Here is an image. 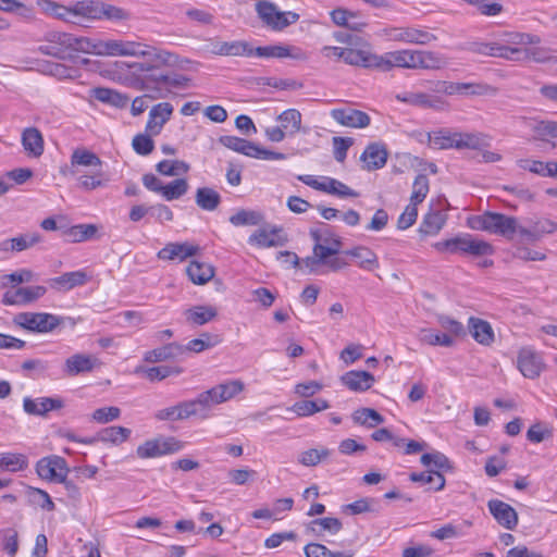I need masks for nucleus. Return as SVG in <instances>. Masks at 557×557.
Returning a JSON list of instances; mask_svg holds the SVG:
<instances>
[{"mask_svg":"<svg viewBox=\"0 0 557 557\" xmlns=\"http://www.w3.org/2000/svg\"><path fill=\"white\" fill-rule=\"evenodd\" d=\"M69 47L54 52L60 58H71L67 50L83 51L99 55L143 57L144 61L134 64L133 85L145 91L132 101L131 113L138 116L144 113L152 100L165 99L180 95L193 86V79L184 74L168 71L164 67L180 65L178 57L165 49L152 47L135 40L100 37H65Z\"/></svg>","mask_w":557,"mask_h":557,"instance_id":"f257e3e1","label":"nucleus"},{"mask_svg":"<svg viewBox=\"0 0 557 557\" xmlns=\"http://www.w3.org/2000/svg\"><path fill=\"white\" fill-rule=\"evenodd\" d=\"M468 226L475 231H484L508 238L518 233L528 242H537L543 236L557 232V222L549 219L529 220L525 225H519L515 216L486 211L468 219Z\"/></svg>","mask_w":557,"mask_h":557,"instance_id":"f03ea898","label":"nucleus"},{"mask_svg":"<svg viewBox=\"0 0 557 557\" xmlns=\"http://www.w3.org/2000/svg\"><path fill=\"white\" fill-rule=\"evenodd\" d=\"M212 52L220 55H253L261 58H304V52L298 48L288 46L273 45L257 47L253 49L247 41L235 40L232 42H222L213 47Z\"/></svg>","mask_w":557,"mask_h":557,"instance_id":"7ed1b4c3","label":"nucleus"},{"mask_svg":"<svg viewBox=\"0 0 557 557\" xmlns=\"http://www.w3.org/2000/svg\"><path fill=\"white\" fill-rule=\"evenodd\" d=\"M37 5L48 16L75 25H84L85 0L74 1L69 5L52 0H38Z\"/></svg>","mask_w":557,"mask_h":557,"instance_id":"20e7f679","label":"nucleus"},{"mask_svg":"<svg viewBox=\"0 0 557 557\" xmlns=\"http://www.w3.org/2000/svg\"><path fill=\"white\" fill-rule=\"evenodd\" d=\"M256 12L260 20L274 32H282L299 20V14L292 11H281L276 4L270 1L257 2Z\"/></svg>","mask_w":557,"mask_h":557,"instance_id":"39448f33","label":"nucleus"},{"mask_svg":"<svg viewBox=\"0 0 557 557\" xmlns=\"http://www.w3.org/2000/svg\"><path fill=\"white\" fill-rule=\"evenodd\" d=\"M186 443L175 436H159L139 445L136 455L140 459L157 458L183 450Z\"/></svg>","mask_w":557,"mask_h":557,"instance_id":"423d86ee","label":"nucleus"},{"mask_svg":"<svg viewBox=\"0 0 557 557\" xmlns=\"http://www.w3.org/2000/svg\"><path fill=\"white\" fill-rule=\"evenodd\" d=\"M297 180L315 190L337 196L339 198H355L359 196V194L356 190H354L343 182L330 176L301 174L297 176Z\"/></svg>","mask_w":557,"mask_h":557,"instance_id":"0eeeda50","label":"nucleus"},{"mask_svg":"<svg viewBox=\"0 0 557 557\" xmlns=\"http://www.w3.org/2000/svg\"><path fill=\"white\" fill-rule=\"evenodd\" d=\"M14 323L34 333H50L61 324V318L48 312H21Z\"/></svg>","mask_w":557,"mask_h":557,"instance_id":"6e6552de","label":"nucleus"},{"mask_svg":"<svg viewBox=\"0 0 557 557\" xmlns=\"http://www.w3.org/2000/svg\"><path fill=\"white\" fill-rule=\"evenodd\" d=\"M516 367L525 379L535 380L540 377L546 364L542 352L533 346H523L517 352Z\"/></svg>","mask_w":557,"mask_h":557,"instance_id":"1a4fd4ad","label":"nucleus"},{"mask_svg":"<svg viewBox=\"0 0 557 557\" xmlns=\"http://www.w3.org/2000/svg\"><path fill=\"white\" fill-rule=\"evenodd\" d=\"M310 235L314 240L313 251L320 258H324L326 261L334 259H342L338 253L342 249L343 243L339 236L332 233L329 230L325 231H311Z\"/></svg>","mask_w":557,"mask_h":557,"instance_id":"9d476101","label":"nucleus"},{"mask_svg":"<svg viewBox=\"0 0 557 557\" xmlns=\"http://www.w3.org/2000/svg\"><path fill=\"white\" fill-rule=\"evenodd\" d=\"M128 12L122 8L97 0H85V22L102 18L122 21L128 18Z\"/></svg>","mask_w":557,"mask_h":557,"instance_id":"9b49d317","label":"nucleus"},{"mask_svg":"<svg viewBox=\"0 0 557 557\" xmlns=\"http://www.w3.org/2000/svg\"><path fill=\"white\" fill-rule=\"evenodd\" d=\"M36 472L46 481L61 482L67 474L66 462L59 456L45 457L36 463Z\"/></svg>","mask_w":557,"mask_h":557,"instance_id":"f8f14e48","label":"nucleus"},{"mask_svg":"<svg viewBox=\"0 0 557 557\" xmlns=\"http://www.w3.org/2000/svg\"><path fill=\"white\" fill-rule=\"evenodd\" d=\"M418 50H397L379 55V70L388 71L392 67L417 69Z\"/></svg>","mask_w":557,"mask_h":557,"instance_id":"ddd939ff","label":"nucleus"},{"mask_svg":"<svg viewBox=\"0 0 557 557\" xmlns=\"http://www.w3.org/2000/svg\"><path fill=\"white\" fill-rule=\"evenodd\" d=\"M91 275L86 269L65 272L60 276L49 280V286L58 292H69L75 287L84 286L91 281Z\"/></svg>","mask_w":557,"mask_h":557,"instance_id":"4468645a","label":"nucleus"},{"mask_svg":"<svg viewBox=\"0 0 557 557\" xmlns=\"http://www.w3.org/2000/svg\"><path fill=\"white\" fill-rule=\"evenodd\" d=\"M64 407V401L60 397H38L23 398V410L29 416L44 417L52 410H59Z\"/></svg>","mask_w":557,"mask_h":557,"instance_id":"2eb2a0df","label":"nucleus"},{"mask_svg":"<svg viewBox=\"0 0 557 557\" xmlns=\"http://www.w3.org/2000/svg\"><path fill=\"white\" fill-rule=\"evenodd\" d=\"M174 108L170 102H159L154 104L148 115L146 123V133L159 135L166 122L171 120Z\"/></svg>","mask_w":557,"mask_h":557,"instance_id":"dca6fc26","label":"nucleus"},{"mask_svg":"<svg viewBox=\"0 0 557 557\" xmlns=\"http://www.w3.org/2000/svg\"><path fill=\"white\" fill-rule=\"evenodd\" d=\"M330 114L338 124L351 128H364L371 121L366 112L351 108L333 109Z\"/></svg>","mask_w":557,"mask_h":557,"instance_id":"f3484780","label":"nucleus"},{"mask_svg":"<svg viewBox=\"0 0 557 557\" xmlns=\"http://www.w3.org/2000/svg\"><path fill=\"white\" fill-rule=\"evenodd\" d=\"M487 507L491 515L502 527L507 530H513L517 527L518 513L509 504L499 499H491Z\"/></svg>","mask_w":557,"mask_h":557,"instance_id":"a211bd4d","label":"nucleus"},{"mask_svg":"<svg viewBox=\"0 0 557 557\" xmlns=\"http://www.w3.org/2000/svg\"><path fill=\"white\" fill-rule=\"evenodd\" d=\"M46 287L39 285L20 287L15 290H8L4 293L2 302L7 306L25 305L39 299L46 294Z\"/></svg>","mask_w":557,"mask_h":557,"instance_id":"6ab92c4d","label":"nucleus"},{"mask_svg":"<svg viewBox=\"0 0 557 557\" xmlns=\"http://www.w3.org/2000/svg\"><path fill=\"white\" fill-rule=\"evenodd\" d=\"M198 252V246L189 243H169L157 252L159 260L184 261Z\"/></svg>","mask_w":557,"mask_h":557,"instance_id":"aec40b11","label":"nucleus"},{"mask_svg":"<svg viewBox=\"0 0 557 557\" xmlns=\"http://www.w3.org/2000/svg\"><path fill=\"white\" fill-rule=\"evenodd\" d=\"M282 228L273 225L270 228L260 227L255 231L248 238V244L258 248L277 247L284 244V239L280 236Z\"/></svg>","mask_w":557,"mask_h":557,"instance_id":"412c9836","label":"nucleus"},{"mask_svg":"<svg viewBox=\"0 0 557 557\" xmlns=\"http://www.w3.org/2000/svg\"><path fill=\"white\" fill-rule=\"evenodd\" d=\"M476 51L485 55L505 58L508 60H521L528 57L527 49L498 45L495 42L480 44Z\"/></svg>","mask_w":557,"mask_h":557,"instance_id":"4be33fe9","label":"nucleus"},{"mask_svg":"<svg viewBox=\"0 0 557 557\" xmlns=\"http://www.w3.org/2000/svg\"><path fill=\"white\" fill-rule=\"evenodd\" d=\"M387 156V150L383 145L377 143L370 144L360 157L363 163L362 168L367 171L382 169L386 164Z\"/></svg>","mask_w":557,"mask_h":557,"instance_id":"5701e85b","label":"nucleus"},{"mask_svg":"<svg viewBox=\"0 0 557 557\" xmlns=\"http://www.w3.org/2000/svg\"><path fill=\"white\" fill-rule=\"evenodd\" d=\"M42 237L39 233L22 234L0 242V252H21L39 244Z\"/></svg>","mask_w":557,"mask_h":557,"instance_id":"b1692460","label":"nucleus"},{"mask_svg":"<svg viewBox=\"0 0 557 557\" xmlns=\"http://www.w3.org/2000/svg\"><path fill=\"white\" fill-rule=\"evenodd\" d=\"M97 363V358L92 356L75 354L65 360L63 371L69 376H76L81 373L91 372Z\"/></svg>","mask_w":557,"mask_h":557,"instance_id":"393cba45","label":"nucleus"},{"mask_svg":"<svg viewBox=\"0 0 557 557\" xmlns=\"http://www.w3.org/2000/svg\"><path fill=\"white\" fill-rule=\"evenodd\" d=\"M343 61L349 65H357L367 69L379 67V55L367 49H355L345 47Z\"/></svg>","mask_w":557,"mask_h":557,"instance_id":"a878e982","label":"nucleus"},{"mask_svg":"<svg viewBox=\"0 0 557 557\" xmlns=\"http://www.w3.org/2000/svg\"><path fill=\"white\" fill-rule=\"evenodd\" d=\"M321 265L326 267L329 271L336 272L348 267L349 263L345 259H334L329 262L324 258H320L317 252L312 250V256L301 259L298 268L307 269L310 273H318V269Z\"/></svg>","mask_w":557,"mask_h":557,"instance_id":"bb28decb","label":"nucleus"},{"mask_svg":"<svg viewBox=\"0 0 557 557\" xmlns=\"http://www.w3.org/2000/svg\"><path fill=\"white\" fill-rule=\"evenodd\" d=\"M468 329L476 343L490 346L494 342V331L487 321L470 317L468 321Z\"/></svg>","mask_w":557,"mask_h":557,"instance_id":"cd10ccee","label":"nucleus"},{"mask_svg":"<svg viewBox=\"0 0 557 557\" xmlns=\"http://www.w3.org/2000/svg\"><path fill=\"white\" fill-rule=\"evenodd\" d=\"M342 529V521L333 517L317 518L306 524L307 532L317 536H323L325 533L336 535Z\"/></svg>","mask_w":557,"mask_h":557,"instance_id":"c85d7f7f","label":"nucleus"},{"mask_svg":"<svg viewBox=\"0 0 557 557\" xmlns=\"http://www.w3.org/2000/svg\"><path fill=\"white\" fill-rule=\"evenodd\" d=\"M91 96L106 104H110L117 109H124L128 106L129 98L115 89L106 87H96L91 89Z\"/></svg>","mask_w":557,"mask_h":557,"instance_id":"c756f323","label":"nucleus"},{"mask_svg":"<svg viewBox=\"0 0 557 557\" xmlns=\"http://www.w3.org/2000/svg\"><path fill=\"white\" fill-rule=\"evenodd\" d=\"M374 381V376L367 371H349L342 376L343 384L354 392L368 391Z\"/></svg>","mask_w":557,"mask_h":557,"instance_id":"7c9ffc66","label":"nucleus"},{"mask_svg":"<svg viewBox=\"0 0 557 557\" xmlns=\"http://www.w3.org/2000/svg\"><path fill=\"white\" fill-rule=\"evenodd\" d=\"M22 145L28 156L38 158L44 153V137L36 127H27L23 131Z\"/></svg>","mask_w":557,"mask_h":557,"instance_id":"2f4dec72","label":"nucleus"},{"mask_svg":"<svg viewBox=\"0 0 557 557\" xmlns=\"http://www.w3.org/2000/svg\"><path fill=\"white\" fill-rule=\"evenodd\" d=\"M345 255L352 257L357 265L366 271H374L380 267L376 253L368 247L358 246L345 251Z\"/></svg>","mask_w":557,"mask_h":557,"instance_id":"473e14b6","label":"nucleus"},{"mask_svg":"<svg viewBox=\"0 0 557 557\" xmlns=\"http://www.w3.org/2000/svg\"><path fill=\"white\" fill-rule=\"evenodd\" d=\"M183 356V345L170 343L162 347L149 350L145 354L144 359L147 362H161L174 360Z\"/></svg>","mask_w":557,"mask_h":557,"instance_id":"72a5a7b5","label":"nucleus"},{"mask_svg":"<svg viewBox=\"0 0 557 557\" xmlns=\"http://www.w3.org/2000/svg\"><path fill=\"white\" fill-rule=\"evenodd\" d=\"M188 278L196 285H205L214 276V268L207 262L190 261L186 268Z\"/></svg>","mask_w":557,"mask_h":557,"instance_id":"f704fd0d","label":"nucleus"},{"mask_svg":"<svg viewBox=\"0 0 557 557\" xmlns=\"http://www.w3.org/2000/svg\"><path fill=\"white\" fill-rule=\"evenodd\" d=\"M218 314L216 309L209 305H198L184 311V317L189 324L203 325L213 320Z\"/></svg>","mask_w":557,"mask_h":557,"instance_id":"c9c22d12","label":"nucleus"},{"mask_svg":"<svg viewBox=\"0 0 557 557\" xmlns=\"http://www.w3.org/2000/svg\"><path fill=\"white\" fill-rule=\"evenodd\" d=\"M488 146V137L482 133H462L458 132L457 150L471 149L483 150Z\"/></svg>","mask_w":557,"mask_h":557,"instance_id":"e433bc0d","label":"nucleus"},{"mask_svg":"<svg viewBox=\"0 0 557 557\" xmlns=\"http://www.w3.org/2000/svg\"><path fill=\"white\" fill-rule=\"evenodd\" d=\"M98 227L95 224H76L63 230V235L70 243H82L94 238Z\"/></svg>","mask_w":557,"mask_h":557,"instance_id":"4c0bfd02","label":"nucleus"},{"mask_svg":"<svg viewBox=\"0 0 557 557\" xmlns=\"http://www.w3.org/2000/svg\"><path fill=\"white\" fill-rule=\"evenodd\" d=\"M457 136L458 132L442 128L429 134V140L431 146H433L436 149H457Z\"/></svg>","mask_w":557,"mask_h":557,"instance_id":"58836bf2","label":"nucleus"},{"mask_svg":"<svg viewBox=\"0 0 557 557\" xmlns=\"http://www.w3.org/2000/svg\"><path fill=\"white\" fill-rule=\"evenodd\" d=\"M330 407L327 400L322 398H317L313 400H300L296 401L289 410L294 412L297 417H310L317 412L323 411Z\"/></svg>","mask_w":557,"mask_h":557,"instance_id":"ea45409f","label":"nucleus"},{"mask_svg":"<svg viewBox=\"0 0 557 557\" xmlns=\"http://www.w3.org/2000/svg\"><path fill=\"white\" fill-rule=\"evenodd\" d=\"M183 372L180 367H169V366H159V367H138L135 370V373L143 374L150 382L162 381L171 375H178Z\"/></svg>","mask_w":557,"mask_h":557,"instance_id":"a19ab883","label":"nucleus"},{"mask_svg":"<svg viewBox=\"0 0 557 557\" xmlns=\"http://www.w3.org/2000/svg\"><path fill=\"white\" fill-rule=\"evenodd\" d=\"M230 223L238 226H257L264 222V215L257 210L240 209L230 216Z\"/></svg>","mask_w":557,"mask_h":557,"instance_id":"79ce46f5","label":"nucleus"},{"mask_svg":"<svg viewBox=\"0 0 557 557\" xmlns=\"http://www.w3.org/2000/svg\"><path fill=\"white\" fill-rule=\"evenodd\" d=\"M527 125L533 132L535 139L549 140L550 138H557L556 122L530 119L527 121Z\"/></svg>","mask_w":557,"mask_h":557,"instance_id":"37998d69","label":"nucleus"},{"mask_svg":"<svg viewBox=\"0 0 557 557\" xmlns=\"http://www.w3.org/2000/svg\"><path fill=\"white\" fill-rule=\"evenodd\" d=\"M410 480L421 485H430V490L436 492L443 490L445 486L444 475L440 471L432 469L419 473L413 472L410 474Z\"/></svg>","mask_w":557,"mask_h":557,"instance_id":"c03bdc74","label":"nucleus"},{"mask_svg":"<svg viewBox=\"0 0 557 557\" xmlns=\"http://www.w3.org/2000/svg\"><path fill=\"white\" fill-rule=\"evenodd\" d=\"M418 339L429 346L451 347L455 344L450 335L440 333L433 329H421L418 333Z\"/></svg>","mask_w":557,"mask_h":557,"instance_id":"a18cd8bd","label":"nucleus"},{"mask_svg":"<svg viewBox=\"0 0 557 557\" xmlns=\"http://www.w3.org/2000/svg\"><path fill=\"white\" fill-rule=\"evenodd\" d=\"M28 467V459L21 453H0V469L8 472L23 471Z\"/></svg>","mask_w":557,"mask_h":557,"instance_id":"49530a36","label":"nucleus"},{"mask_svg":"<svg viewBox=\"0 0 557 557\" xmlns=\"http://www.w3.org/2000/svg\"><path fill=\"white\" fill-rule=\"evenodd\" d=\"M493 252L494 248L490 243L483 239L473 238L469 234L463 235V247L461 248V253L481 257L493 255Z\"/></svg>","mask_w":557,"mask_h":557,"instance_id":"de8ad7c7","label":"nucleus"},{"mask_svg":"<svg viewBox=\"0 0 557 557\" xmlns=\"http://www.w3.org/2000/svg\"><path fill=\"white\" fill-rule=\"evenodd\" d=\"M195 201L202 210L214 211L221 202V196L213 188L200 187L196 190Z\"/></svg>","mask_w":557,"mask_h":557,"instance_id":"09e8293b","label":"nucleus"},{"mask_svg":"<svg viewBox=\"0 0 557 557\" xmlns=\"http://www.w3.org/2000/svg\"><path fill=\"white\" fill-rule=\"evenodd\" d=\"M351 418L356 424L366 426L368 429H373L384 423V417L372 408L357 409L354 411Z\"/></svg>","mask_w":557,"mask_h":557,"instance_id":"8fccbe9b","label":"nucleus"},{"mask_svg":"<svg viewBox=\"0 0 557 557\" xmlns=\"http://www.w3.org/2000/svg\"><path fill=\"white\" fill-rule=\"evenodd\" d=\"M281 127L287 133V136H294L301 128V113L297 109H287L276 119Z\"/></svg>","mask_w":557,"mask_h":557,"instance_id":"3c124183","label":"nucleus"},{"mask_svg":"<svg viewBox=\"0 0 557 557\" xmlns=\"http://www.w3.org/2000/svg\"><path fill=\"white\" fill-rule=\"evenodd\" d=\"M132 434V431L127 428L120 426V425H112L102 429L98 433L99 441L103 443H110L113 445H120L124 442H126Z\"/></svg>","mask_w":557,"mask_h":557,"instance_id":"603ef678","label":"nucleus"},{"mask_svg":"<svg viewBox=\"0 0 557 557\" xmlns=\"http://www.w3.org/2000/svg\"><path fill=\"white\" fill-rule=\"evenodd\" d=\"M71 165L75 166H90L95 170L101 169V159L92 151L78 148L75 149L71 156Z\"/></svg>","mask_w":557,"mask_h":557,"instance_id":"864d4df0","label":"nucleus"},{"mask_svg":"<svg viewBox=\"0 0 557 557\" xmlns=\"http://www.w3.org/2000/svg\"><path fill=\"white\" fill-rule=\"evenodd\" d=\"M219 141L221 145L235 152L242 153L250 158L253 156L252 152L255 149V144L252 141L232 135L221 136L219 138Z\"/></svg>","mask_w":557,"mask_h":557,"instance_id":"5fc2aeb1","label":"nucleus"},{"mask_svg":"<svg viewBox=\"0 0 557 557\" xmlns=\"http://www.w3.org/2000/svg\"><path fill=\"white\" fill-rule=\"evenodd\" d=\"M410 106L423 108V109H435L442 110L446 106L445 100L442 97L429 95L425 92H412Z\"/></svg>","mask_w":557,"mask_h":557,"instance_id":"6e6d98bb","label":"nucleus"},{"mask_svg":"<svg viewBox=\"0 0 557 557\" xmlns=\"http://www.w3.org/2000/svg\"><path fill=\"white\" fill-rule=\"evenodd\" d=\"M445 215L440 211L428 213L420 225V232L425 235H436L445 225Z\"/></svg>","mask_w":557,"mask_h":557,"instance_id":"4d7b16f0","label":"nucleus"},{"mask_svg":"<svg viewBox=\"0 0 557 557\" xmlns=\"http://www.w3.org/2000/svg\"><path fill=\"white\" fill-rule=\"evenodd\" d=\"M109 178L101 169L95 170L92 174H83L78 177V185L82 189L90 191L107 186Z\"/></svg>","mask_w":557,"mask_h":557,"instance_id":"13d9d810","label":"nucleus"},{"mask_svg":"<svg viewBox=\"0 0 557 557\" xmlns=\"http://www.w3.org/2000/svg\"><path fill=\"white\" fill-rule=\"evenodd\" d=\"M306 557H354L352 552H333L321 543H309L304 547Z\"/></svg>","mask_w":557,"mask_h":557,"instance_id":"bf43d9fd","label":"nucleus"},{"mask_svg":"<svg viewBox=\"0 0 557 557\" xmlns=\"http://www.w3.org/2000/svg\"><path fill=\"white\" fill-rule=\"evenodd\" d=\"M417 57V69L437 70L445 65V60L435 52L418 50Z\"/></svg>","mask_w":557,"mask_h":557,"instance_id":"052dcab7","label":"nucleus"},{"mask_svg":"<svg viewBox=\"0 0 557 557\" xmlns=\"http://www.w3.org/2000/svg\"><path fill=\"white\" fill-rule=\"evenodd\" d=\"M188 187V183L185 178H177L166 185H163L161 196L166 201L176 200L187 193Z\"/></svg>","mask_w":557,"mask_h":557,"instance_id":"680f3d73","label":"nucleus"},{"mask_svg":"<svg viewBox=\"0 0 557 557\" xmlns=\"http://www.w3.org/2000/svg\"><path fill=\"white\" fill-rule=\"evenodd\" d=\"M157 171L165 176L186 174L189 164L181 160H162L157 164Z\"/></svg>","mask_w":557,"mask_h":557,"instance_id":"e2e57ef3","label":"nucleus"},{"mask_svg":"<svg viewBox=\"0 0 557 557\" xmlns=\"http://www.w3.org/2000/svg\"><path fill=\"white\" fill-rule=\"evenodd\" d=\"M430 190L429 178L424 174H419L413 181L412 184V193L410 197V202L412 205L421 203L428 196Z\"/></svg>","mask_w":557,"mask_h":557,"instance_id":"0e129e2a","label":"nucleus"},{"mask_svg":"<svg viewBox=\"0 0 557 557\" xmlns=\"http://www.w3.org/2000/svg\"><path fill=\"white\" fill-rule=\"evenodd\" d=\"M177 405L178 409V418L181 420H186L191 417H200L206 419L209 417V413H203L200 406L198 405L197 398L190 400L181 401Z\"/></svg>","mask_w":557,"mask_h":557,"instance_id":"69168bd1","label":"nucleus"},{"mask_svg":"<svg viewBox=\"0 0 557 557\" xmlns=\"http://www.w3.org/2000/svg\"><path fill=\"white\" fill-rule=\"evenodd\" d=\"M461 95L466 96H494L497 88L485 83H460Z\"/></svg>","mask_w":557,"mask_h":557,"instance_id":"338daca9","label":"nucleus"},{"mask_svg":"<svg viewBox=\"0 0 557 557\" xmlns=\"http://www.w3.org/2000/svg\"><path fill=\"white\" fill-rule=\"evenodd\" d=\"M437 323L445 331L443 334H448L454 339L466 334L462 323L448 315H438Z\"/></svg>","mask_w":557,"mask_h":557,"instance_id":"774afa93","label":"nucleus"}]
</instances>
